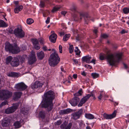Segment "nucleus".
<instances>
[{
  "mask_svg": "<svg viewBox=\"0 0 129 129\" xmlns=\"http://www.w3.org/2000/svg\"><path fill=\"white\" fill-rule=\"evenodd\" d=\"M55 96L54 93L52 90H49L45 92L42 96L41 107L47 108L49 112L51 111L53 107V101L55 98Z\"/></svg>",
  "mask_w": 129,
  "mask_h": 129,
  "instance_id": "1",
  "label": "nucleus"
},
{
  "mask_svg": "<svg viewBox=\"0 0 129 129\" xmlns=\"http://www.w3.org/2000/svg\"><path fill=\"white\" fill-rule=\"evenodd\" d=\"M122 56L121 53H116L115 56L113 54H108L106 57L108 62L110 66H114L116 62H118Z\"/></svg>",
  "mask_w": 129,
  "mask_h": 129,
  "instance_id": "2",
  "label": "nucleus"
},
{
  "mask_svg": "<svg viewBox=\"0 0 129 129\" xmlns=\"http://www.w3.org/2000/svg\"><path fill=\"white\" fill-rule=\"evenodd\" d=\"M52 51L54 52L52 53L50 56L49 59V63L50 66L54 67L59 62L60 58L54 49H52Z\"/></svg>",
  "mask_w": 129,
  "mask_h": 129,
  "instance_id": "3",
  "label": "nucleus"
},
{
  "mask_svg": "<svg viewBox=\"0 0 129 129\" xmlns=\"http://www.w3.org/2000/svg\"><path fill=\"white\" fill-rule=\"evenodd\" d=\"M5 49L7 51H9L13 54H17L20 52V48L17 44L14 43L13 45L7 42L5 44Z\"/></svg>",
  "mask_w": 129,
  "mask_h": 129,
  "instance_id": "4",
  "label": "nucleus"
},
{
  "mask_svg": "<svg viewBox=\"0 0 129 129\" xmlns=\"http://www.w3.org/2000/svg\"><path fill=\"white\" fill-rule=\"evenodd\" d=\"M12 92L7 90H0V100H6L9 99L12 95Z\"/></svg>",
  "mask_w": 129,
  "mask_h": 129,
  "instance_id": "5",
  "label": "nucleus"
},
{
  "mask_svg": "<svg viewBox=\"0 0 129 129\" xmlns=\"http://www.w3.org/2000/svg\"><path fill=\"white\" fill-rule=\"evenodd\" d=\"M14 34L16 37L20 38H23L25 35V33L22 29L18 27L14 29Z\"/></svg>",
  "mask_w": 129,
  "mask_h": 129,
  "instance_id": "6",
  "label": "nucleus"
},
{
  "mask_svg": "<svg viewBox=\"0 0 129 129\" xmlns=\"http://www.w3.org/2000/svg\"><path fill=\"white\" fill-rule=\"evenodd\" d=\"M83 109H81L78 111L74 112L71 114V118L74 120H76L79 118L82 114Z\"/></svg>",
  "mask_w": 129,
  "mask_h": 129,
  "instance_id": "7",
  "label": "nucleus"
},
{
  "mask_svg": "<svg viewBox=\"0 0 129 129\" xmlns=\"http://www.w3.org/2000/svg\"><path fill=\"white\" fill-rule=\"evenodd\" d=\"M27 86L23 82H21L16 84L15 86L16 89L18 90L23 91L27 88Z\"/></svg>",
  "mask_w": 129,
  "mask_h": 129,
  "instance_id": "8",
  "label": "nucleus"
},
{
  "mask_svg": "<svg viewBox=\"0 0 129 129\" xmlns=\"http://www.w3.org/2000/svg\"><path fill=\"white\" fill-rule=\"evenodd\" d=\"M91 96L90 94H87L86 95L82 98L81 100L80 101L78 105L79 107L82 106L89 99Z\"/></svg>",
  "mask_w": 129,
  "mask_h": 129,
  "instance_id": "9",
  "label": "nucleus"
},
{
  "mask_svg": "<svg viewBox=\"0 0 129 129\" xmlns=\"http://www.w3.org/2000/svg\"><path fill=\"white\" fill-rule=\"evenodd\" d=\"M80 19H82V17L84 18L85 23L88 24L89 21L90 19V17L87 14L84 13H80Z\"/></svg>",
  "mask_w": 129,
  "mask_h": 129,
  "instance_id": "10",
  "label": "nucleus"
},
{
  "mask_svg": "<svg viewBox=\"0 0 129 129\" xmlns=\"http://www.w3.org/2000/svg\"><path fill=\"white\" fill-rule=\"evenodd\" d=\"M37 60L36 57L35 56V52H32L31 55L30 57L28 60V62L29 64H33Z\"/></svg>",
  "mask_w": 129,
  "mask_h": 129,
  "instance_id": "11",
  "label": "nucleus"
},
{
  "mask_svg": "<svg viewBox=\"0 0 129 129\" xmlns=\"http://www.w3.org/2000/svg\"><path fill=\"white\" fill-rule=\"evenodd\" d=\"M117 113V111L115 110L111 114H104L103 115L104 118L106 119H111L115 117Z\"/></svg>",
  "mask_w": 129,
  "mask_h": 129,
  "instance_id": "12",
  "label": "nucleus"
},
{
  "mask_svg": "<svg viewBox=\"0 0 129 129\" xmlns=\"http://www.w3.org/2000/svg\"><path fill=\"white\" fill-rule=\"evenodd\" d=\"M19 63V59L16 57H14L13 58L10 64L12 67H16L18 66Z\"/></svg>",
  "mask_w": 129,
  "mask_h": 129,
  "instance_id": "13",
  "label": "nucleus"
},
{
  "mask_svg": "<svg viewBox=\"0 0 129 129\" xmlns=\"http://www.w3.org/2000/svg\"><path fill=\"white\" fill-rule=\"evenodd\" d=\"M80 101V99L79 97H74L72 100H70L69 102L71 105L75 106L77 105Z\"/></svg>",
  "mask_w": 129,
  "mask_h": 129,
  "instance_id": "14",
  "label": "nucleus"
},
{
  "mask_svg": "<svg viewBox=\"0 0 129 129\" xmlns=\"http://www.w3.org/2000/svg\"><path fill=\"white\" fill-rule=\"evenodd\" d=\"M17 109V107L16 106H12L6 109L5 112L7 114H10L14 112Z\"/></svg>",
  "mask_w": 129,
  "mask_h": 129,
  "instance_id": "15",
  "label": "nucleus"
},
{
  "mask_svg": "<svg viewBox=\"0 0 129 129\" xmlns=\"http://www.w3.org/2000/svg\"><path fill=\"white\" fill-rule=\"evenodd\" d=\"M22 93L21 92H15L14 93V95L13 96V100L15 101L17 100L18 99H20L22 95Z\"/></svg>",
  "mask_w": 129,
  "mask_h": 129,
  "instance_id": "16",
  "label": "nucleus"
},
{
  "mask_svg": "<svg viewBox=\"0 0 129 129\" xmlns=\"http://www.w3.org/2000/svg\"><path fill=\"white\" fill-rule=\"evenodd\" d=\"M10 123L9 119L7 118H5L3 120L2 124L3 127L8 126H9Z\"/></svg>",
  "mask_w": 129,
  "mask_h": 129,
  "instance_id": "17",
  "label": "nucleus"
},
{
  "mask_svg": "<svg viewBox=\"0 0 129 129\" xmlns=\"http://www.w3.org/2000/svg\"><path fill=\"white\" fill-rule=\"evenodd\" d=\"M57 37L56 34L55 33H53L50 36L49 38L50 41L51 42L55 43L56 41Z\"/></svg>",
  "mask_w": 129,
  "mask_h": 129,
  "instance_id": "18",
  "label": "nucleus"
},
{
  "mask_svg": "<svg viewBox=\"0 0 129 129\" xmlns=\"http://www.w3.org/2000/svg\"><path fill=\"white\" fill-rule=\"evenodd\" d=\"M91 57L89 56H86L83 57L82 58V60L83 62H86L89 63H90V60Z\"/></svg>",
  "mask_w": 129,
  "mask_h": 129,
  "instance_id": "19",
  "label": "nucleus"
},
{
  "mask_svg": "<svg viewBox=\"0 0 129 129\" xmlns=\"http://www.w3.org/2000/svg\"><path fill=\"white\" fill-rule=\"evenodd\" d=\"M37 55L38 59L40 60L42 59L45 56L44 53L42 51L37 53Z\"/></svg>",
  "mask_w": 129,
  "mask_h": 129,
  "instance_id": "20",
  "label": "nucleus"
},
{
  "mask_svg": "<svg viewBox=\"0 0 129 129\" xmlns=\"http://www.w3.org/2000/svg\"><path fill=\"white\" fill-rule=\"evenodd\" d=\"M71 110L70 109H67L61 110L59 112V114L60 115H62L68 114L71 112Z\"/></svg>",
  "mask_w": 129,
  "mask_h": 129,
  "instance_id": "21",
  "label": "nucleus"
},
{
  "mask_svg": "<svg viewBox=\"0 0 129 129\" xmlns=\"http://www.w3.org/2000/svg\"><path fill=\"white\" fill-rule=\"evenodd\" d=\"M23 8V6L22 5H20L16 7L14 9V12L15 13H18L19 12L22 10Z\"/></svg>",
  "mask_w": 129,
  "mask_h": 129,
  "instance_id": "22",
  "label": "nucleus"
},
{
  "mask_svg": "<svg viewBox=\"0 0 129 129\" xmlns=\"http://www.w3.org/2000/svg\"><path fill=\"white\" fill-rule=\"evenodd\" d=\"M21 120L19 121H17L15 122L13 124V125L15 126L16 128H19L21 126Z\"/></svg>",
  "mask_w": 129,
  "mask_h": 129,
  "instance_id": "23",
  "label": "nucleus"
},
{
  "mask_svg": "<svg viewBox=\"0 0 129 129\" xmlns=\"http://www.w3.org/2000/svg\"><path fill=\"white\" fill-rule=\"evenodd\" d=\"M27 57V56L26 55H24L21 56H20L19 57V59L21 63H24L25 61V58H26Z\"/></svg>",
  "mask_w": 129,
  "mask_h": 129,
  "instance_id": "24",
  "label": "nucleus"
},
{
  "mask_svg": "<svg viewBox=\"0 0 129 129\" xmlns=\"http://www.w3.org/2000/svg\"><path fill=\"white\" fill-rule=\"evenodd\" d=\"M13 58L11 56H9L7 57L6 59V64L9 65V64H11Z\"/></svg>",
  "mask_w": 129,
  "mask_h": 129,
  "instance_id": "25",
  "label": "nucleus"
},
{
  "mask_svg": "<svg viewBox=\"0 0 129 129\" xmlns=\"http://www.w3.org/2000/svg\"><path fill=\"white\" fill-rule=\"evenodd\" d=\"M46 113L45 112L43 111H40L39 114V116L42 119H44L45 117Z\"/></svg>",
  "mask_w": 129,
  "mask_h": 129,
  "instance_id": "26",
  "label": "nucleus"
},
{
  "mask_svg": "<svg viewBox=\"0 0 129 129\" xmlns=\"http://www.w3.org/2000/svg\"><path fill=\"white\" fill-rule=\"evenodd\" d=\"M85 117L89 119H93L94 118V116L90 114L86 113L85 114Z\"/></svg>",
  "mask_w": 129,
  "mask_h": 129,
  "instance_id": "27",
  "label": "nucleus"
},
{
  "mask_svg": "<svg viewBox=\"0 0 129 129\" xmlns=\"http://www.w3.org/2000/svg\"><path fill=\"white\" fill-rule=\"evenodd\" d=\"M25 108H23L21 110L22 113L24 115H27L28 113L29 110Z\"/></svg>",
  "mask_w": 129,
  "mask_h": 129,
  "instance_id": "28",
  "label": "nucleus"
},
{
  "mask_svg": "<svg viewBox=\"0 0 129 129\" xmlns=\"http://www.w3.org/2000/svg\"><path fill=\"white\" fill-rule=\"evenodd\" d=\"M18 75L17 73L13 72H11L9 73L8 76L9 77H15L17 76Z\"/></svg>",
  "mask_w": 129,
  "mask_h": 129,
  "instance_id": "29",
  "label": "nucleus"
},
{
  "mask_svg": "<svg viewBox=\"0 0 129 129\" xmlns=\"http://www.w3.org/2000/svg\"><path fill=\"white\" fill-rule=\"evenodd\" d=\"M7 26V25L4 21L2 20H0V27H6Z\"/></svg>",
  "mask_w": 129,
  "mask_h": 129,
  "instance_id": "30",
  "label": "nucleus"
},
{
  "mask_svg": "<svg viewBox=\"0 0 129 129\" xmlns=\"http://www.w3.org/2000/svg\"><path fill=\"white\" fill-rule=\"evenodd\" d=\"M31 41L33 43L34 46L36 45H37L39 44L38 40L36 39H31Z\"/></svg>",
  "mask_w": 129,
  "mask_h": 129,
  "instance_id": "31",
  "label": "nucleus"
},
{
  "mask_svg": "<svg viewBox=\"0 0 129 129\" xmlns=\"http://www.w3.org/2000/svg\"><path fill=\"white\" fill-rule=\"evenodd\" d=\"M37 84V81H36L33 84H31V88L33 89L38 88Z\"/></svg>",
  "mask_w": 129,
  "mask_h": 129,
  "instance_id": "32",
  "label": "nucleus"
},
{
  "mask_svg": "<svg viewBox=\"0 0 129 129\" xmlns=\"http://www.w3.org/2000/svg\"><path fill=\"white\" fill-rule=\"evenodd\" d=\"M60 6H55L54 7L52 10V12H54L58 10L60 8Z\"/></svg>",
  "mask_w": 129,
  "mask_h": 129,
  "instance_id": "33",
  "label": "nucleus"
},
{
  "mask_svg": "<svg viewBox=\"0 0 129 129\" xmlns=\"http://www.w3.org/2000/svg\"><path fill=\"white\" fill-rule=\"evenodd\" d=\"M92 76L93 79H95L99 77V74L96 73H93L91 74Z\"/></svg>",
  "mask_w": 129,
  "mask_h": 129,
  "instance_id": "34",
  "label": "nucleus"
},
{
  "mask_svg": "<svg viewBox=\"0 0 129 129\" xmlns=\"http://www.w3.org/2000/svg\"><path fill=\"white\" fill-rule=\"evenodd\" d=\"M75 52H76V55H80L81 53V51H80L78 49V48L77 47H76L75 49L74 50Z\"/></svg>",
  "mask_w": 129,
  "mask_h": 129,
  "instance_id": "35",
  "label": "nucleus"
},
{
  "mask_svg": "<svg viewBox=\"0 0 129 129\" xmlns=\"http://www.w3.org/2000/svg\"><path fill=\"white\" fill-rule=\"evenodd\" d=\"M34 22V20L31 18H29L27 19V23L28 24H31Z\"/></svg>",
  "mask_w": 129,
  "mask_h": 129,
  "instance_id": "36",
  "label": "nucleus"
},
{
  "mask_svg": "<svg viewBox=\"0 0 129 129\" xmlns=\"http://www.w3.org/2000/svg\"><path fill=\"white\" fill-rule=\"evenodd\" d=\"M69 53H72L74 51V47L73 45H71L70 46L69 48Z\"/></svg>",
  "mask_w": 129,
  "mask_h": 129,
  "instance_id": "37",
  "label": "nucleus"
},
{
  "mask_svg": "<svg viewBox=\"0 0 129 129\" xmlns=\"http://www.w3.org/2000/svg\"><path fill=\"white\" fill-rule=\"evenodd\" d=\"M37 85L38 86V88H40L43 85V83H41L39 81H37Z\"/></svg>",
  "mask_w": 129,
  "mask_h": 129,
  "instance_id": "38",
  "label": "nucleus"
},
{
  "mask_svg": "<svg viewBox=\"0 0 129 129\" xmlns=\"http://www.w3.org/2000/svg\"><path fill=\"white\" fill-rule=\"evenodd\" d=\"M123 11L124 13L127 14L129 12V9L126 8H124L123 9Z\"/></svg>",
  "mask_w": 129,
  "mask_h": 129,
  "instance_id": "39",
  "label": "nucleus"
},
{
  "mask_svg": "<svg viewBox=\"0 0 129 129\" xmlns=\"http://www.w3.org/2000/svg\"><path fill=\"white\" fill-rule=\"evenodd\" d=\"M39 5L41 8L44 7L45 6V2L43 1H41Z\"/></svg>",
  "mask_w": 129,
  "mask_h": 129,
  "instance_id": "40",
  "label": "nucleus"
},
{
  "mask_svg": "<svg viewBox=\"0 0 129 129\" xmlns=\"http://www.w3.org/2000/svg\"><path fill=\"white\" fill-rule=\"evenodd\" d=\"M8 103L7 101H5L2 102L0 105V107H2L3 106L6 105H8Z\"/></svg>",
  "mask_w": 129,
  "mask_h": 129,
  "instance_id": "41",
  "label": "nucleus"
},
{
  "mask_svg": "<svg viewBox=\"0 0 129 129\" xmlns=\"http://www.w3.org/2000/svg\"><path fill=\"white\" fill-rule=\"evenodd\" d=\"M72 124L71 123H69L67 126L63 129H70L72 126Z\"/></svg>",
  "mask_w": 129,
  "mask_h": 129,
  "instance_id": "42",
  "label": "nucleus"
},
{
  "mask_svg": "<svg viewBox=\"0 0 129 129\" xmlns=\"http://www.w3.org/2000/svg\"><path fill=\"white\" fill-rule=\"evenodd\" d=\"M104 55V54L103 53H101L100 54L99 58L100 60H103L105 59V58Z\"/></svg>",
  "mask_w": 129,
  "mask_h": 129,
  "instance_id": "43",
  "label": "nucleus"
},
{
  "mask_svg": "<svg viewBox=\"0 0 129 129\" xmlns=\"http://www.w3.org/2000/svg\"><path fill=\"white\" fill-rule=\"evenodd\" d=\"M39 41L41 44H44V39L42 38H39Z\"/></svg>",
  "mask_w": 129,
  "mask_h": 129,
  "instance_id": "44",
  "label": "nucleus"
},
{
  "mask_svg": "<svg viewBox=\"0 0 129 129\" xmlns=\"http://www.w3.org/2000/svg\"><path fill=\"white\" fill-rule=\"evenodd\" d=\"M108 36V35L106 34H103L101 35L102 37L104 39L107 38Z\"/></svg>",
  "mask_w": 129,
  "mask_h": 129,
  "instance_id": "45",
  "label": "nucleus"
},
{
  "mask_svg": "<svg viewBox=\"0 0 129 129\" xmlns=\"http://www.w3.org/2000/svg\"><path fill=\"white\" fill-rule=\"evenodd\" d=\"M8 31L9 33L11 34H12L13 33H14L13 29L11 28H9Z\"/></svg>",
  "mask_w": 129,
  "mask_h": 129,
  "instance_id": "46",
  "label": "nucleus"
},
{
  "mask_svg": "<svg viewBox=\"0 0 129 129\" xmlns=\"http://www.w3.org/2000/svg\"><path fill=\"white\" fill-rule=\"evenodd\" d=\"M77 93L80 94V95H81L83 93V91L82 89H81Z\"/></svg>",
  "mask_w": 129,
  "mask_h": 129,
  "instance_id": "47",
  "label": "nucleus"
},
{
  "mask_svg": "<svg viewBox=\"0 0 129 129\" xmlns=\"http://www.w3.org/2000/svg\"><path fill=\"white\" fill-rule=\"evenodd\" d=\"M59 52L61 53H62V47L61 45H59Z\"/></svg>",
  "mask_w": 129,
  "mask_h": 129,
  "instance_id": "48",
  "label": "nucleus"
},
{
  "mask_svg": "<svg viewBox=\"0 0 129 129\" xmlns=\"http://www.w3.org/2000/svg\"><path fill=\"white\" fill-rule=\"evenodd\" d=\"M13 3L15 5L16 7L19 6V2L17 1H14L13 2Z\"/></svg>",
  "mask_w": 129,
  "mask_h": 129,
  "instance_id": "49",
  "label": "nucleus"
},
{
  "mask_svg": "<svg viewBox=\"0 0 129 129\" xmlns=\"http://www.w3.org/2000/svg\"><path fill=\"white\" fill-rule=\"evenodd\" d=\"M76 7L73 6L71 9V10L72 11H75L76 10Z\"/></svg>",
  "mask_w": 129,
  "mask_h": 129,
  "instance_id": "50",
  "label": "nucleus"
},
{
  "mask_svg": "<svg viewBox=\"0 0 129 129\" xmlns=\"http://www.w3.org/2000/svg\"><path fill=\"white\" fill-rule=\"evenodd\" d=\"M50 18L49 17H48L46 20V23L47 24L49 23L50 22Z\"/></svg>",
  "mask_w": 129,
  "mask_h": 129,
  "instance_id": "51",
  "label": "nucleus"
},
{
  "mask_svg": "<svg viewBox=\"0 0 129 129\" xmlns=\"http://www.w3.org/2000/svg\"><path fill=\"white\" fill-rule=\"evenodd\" d=\"M34 46L35 48V49L37 50H38L40 48V47H39V46L37 45H35Z\"/></svg>",
  "mask_w": 129,
  "mask_h": 129,
  "instance_id": "52",
  "label": "nucleus"
},
{
  "mask_svg": "<svg viewBox=\"0 0 129 129\" xmlns=\"http://www.w3.org/2000/svg\"><path fill=\"white\" fill-rule=\"evenodd\" d=\"M81 38L80 36L78 35L76 37V39L77 40L79 41L81 40Z\"/></svg>",
  "mask_w": 129,
  "mask_h": 129,
  "instance_id": "53",
  "label": "nucleus"
},
{
  "mask_svg": "<svg viewBox=\"0 0 129 129\" xmlns=\"http://www.w3.org/2000/svg\"><path fill=\"white\" fill-rule=\"evenodd\" d=\"M80 96V94H79L77 92L75 93L74 94V97H78V96Z\"/></svg>",
  "mask_w": 129,
  "mask_h": 129,
  "instance_id": "54",
  "label": "nucleus"
},
{
  "mask_svg": "<svg viewBox=\"0 0 129 129\" xmlns=\"http://www.w3.org/2000/svg\"><path fill=\"white\" fill-rule=\"evenodd\" d=\"M102 96H103L102 94V92H101L100 94V95L98 97V98L99 100H101Z\"/></svg>",
  "mask_w": 129,
  "mask_h": 129,
  "instance_id": "55",
  "label": "nucleus"
},
{
  "mask_svg": "<svg viewBox=\"0 0 129 129\" xmlns=\"http://www.w3.org/2000/svg\"><path fill=\"white\" fill-rule=\"evenodd\" d=\"M65 38L68 39L70 36V34H66L64 36Z\"/></svg>",
  "mask_w": 129,
  "mask_h": 129,
  "instance_id": "56",
  "label": "nucleus"
},
{
  "mask_svg": "<svg viewBox=\"0 0 129 129\" xmlns=\"http://www.w3.org/2000/svg\"><path fill=\"white\" fill-rule=\"evenodd\" d=\"M66 126L64 124H62L60 126V127L62 129H63Z\"/></svg>",
  "mask_w": 129,
  "mask_h": 129,
  "instance_id": "57",
  "label": "nucleus"
},
{
  "mask_svg": "<svg viewBox=\"0 0 129 129\" xmlns=\"http://www.w3.org/2000/svg\"><path fill=\"white\" fill-rule=\"evenodd\" d=\"M73 60L75 64H78V62L77 61V59H73Z\"/></svg>",
  "mask_w": 129,
  "mask_h": 129,
  "instance_id": "58",
  "label": "nucleus"
},
{
  "mask_svg": "<svg viewBox=\"0 0 129 129\" xmlns=\"http://www.w3.org/2000/svg\"><path fill=\"white\" fill-rule=\"evenodd\" d=\"M93 32L95 34V35L96 36L98 32V30L96 29H95L93 30Z\"/></svg>",
  "mask_w": 129,
  "mask_h": 129,
  "instance_id": "59",
  "label": "nucleus"
},
{
  "mask_svg": "<svg viewBox=\"0 0 129 129\" xmlns=\"http://www.w3.org/2000/svg\"><path fill=\"white\" fill-rule=\"evenodd\" d=\"M61 123V120H58L56 122V124L57 125H59Z\"/></svg>",
  "mask_w": 129,
  "mask_h": 129,
  "instance_id": "60",
  "label": "nucleus"
},
{
  "mask_svg": "<svg viewBox=\"0 0 129 129\" xmlns=\"http://www.w3.org/2000/svg\"><path fill=\"white\" fill-rule=\"evenodd\" d=\"M91 96H92L93 97V99L94 100H95L96 99L94 95L92 92L90 93Z\"/></svg>",
  "mask_w": 129,
  "mask_h": 129,
  "instance_id": "61",
  "label": "nucleus"
},
{
  "mask_svg": "<svg viewBox=\"0 0 129 129\" xmlns=\"http://www.w3.org/2000/svg\"><path fill=\"white\" fill-rule=\"evenodd\" d=\"M66 13L67 12L66 11H62L61 12V14L63 15L64 16H65Z\"/></svg>",
  "mask_w": 129,
  "mask_h": 129,
  "instance_id": "62",
  "label": "nucleus"
},
{
  "mask_svg": "<svg viewBox=\"0 0 129 129\" xmlns=\"http://www.w3.org/2000/svg\"><path fill=\"white\" fill-rule=\"evenodd\" d=\"M125 33H127V31H126L124 30H122L120 32L121 34H124Z\"/></svg>",
  "mask_w": 129,
  "mask_h": 129,
  "instance_id": "63",
  "label": "nucleus"
},
{
  "mask_svg": "<svg viewBox=\"0 0 129 129\" xmlns=\"http://www.w3.org/2000/svg\"><path fill=\"white\" fill-rule=\"evenodd\" d=\"M95 59H92L91 61H90V63H93L94 64H95Z\"/></svg>",
  "mask_w": 129,
  "mask_h": 129,
  "instance_id": "64",
  "label": "nucleus"
}]
</instances>
